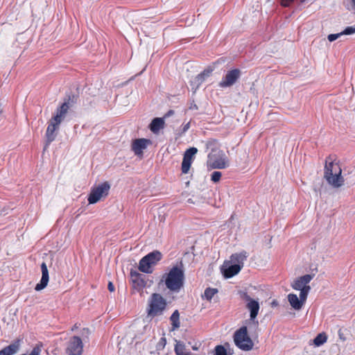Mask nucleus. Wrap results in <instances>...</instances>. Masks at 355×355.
<instances>
[{"label":"nucleus","mask_w":355,"mask_h":355,"mask_svg":"<svg viewBox=\"0 0 355 355\" xmlns=\"http://www.w3.org/2000/svg\"><path fill=\"white\" fill-rule=\"evenodd\" d=\"M70 97L65 101L56 111L55 115L51 118L46 131V147L53 141L56 137L55 131L58 130L59 125L65 117L68 110L70 107Z\"/></svg>","instance_id":"nucleus-1"},{"label":"nucleus","mask_w":355,"mask_h":355,"mask_svg":"<svg viewBox=\"0 0 355 355\" xmlns=\"http://www.w3.org/2000/svg\"><path fill=\"white\" fill-rule=\"evenodd\" d=\"M165 284L171 291L178 292L184 285V270L182 261L173 266L168 273L163 275Z\"/></svg>","instance_id":"nucleus-2"},{"label":"nucleus","mask_w":355,"mask_h":355,"mask_svg":"<svg viewBox=\"0 0 355 355\" xmlns=\"http://www.w3.org/2000/svg\"><path fill=\"white\" fill-rule=\"evenodd\" d=\"M342 169L338 163L334 162L329 157L326 159L324 178L329 184L334 188H339L344 184Z\"/></svg>","instance_id":"nucleus-3"},{"label":"nucleus","mask_w":355,"mask_h":355,"mask_svg":"<svg viewBox=\"0 0 355 355\" xmlns=\"http://www.w3.org/2000/svg\"><path fill=\"white\" fill-rule=\"evenodd\" d=\"M166 306V300L159 293H153L149 300L148 315L152 317L162 315Z\"/></svg>","instance_id":"nucleus-4"},{"label":"nucleus","mask_w":355,"mask_h":355,"mask_svg":"<svg viewBox=\"0 0 355 355\" xmlns=\"http://www.w3.org/2000/svg\"><path fill=\"white\" fill-rule=\"evenodd\" d=\"M110 189V185L107 182H105L98 186L92 188L87 200L89 204H95L102 198H105Z\"/></svg>","instance_id":"nucleus-5"},{"label":"nucleus","mask_w":355,"mask_h":355,"mask_svg":"<svg viewBox=\"0 0 355 355\" xmlns=\"http://www.w3.org/2000/svg\"><path fill=\"white\" fill-rule=\"evenodd\" d=\"M241 75V72L239 69H234L228 71L226 75L223 78L222 80L219 83V87L225 88L232 86L239 80Z\"/></svg>","instance_id":"nucleus-6"},{"label":"nucleus","mask_w":355,"mask_h":355,"mask_svg":"<svg viewBox=\"0 0 355 355\" xmlns=\"http://www.w3.org/2000/svg\"><path fill=\"white\" fill-rule=\"evenodd\" d=\"M235 345L243 351H249L254 346L253 341L249 337V334H234Z\"/></svg>","instance_id":"nucleus-7"},{"label":"nucleus","mask_w":355,"mask_h":355,"mask_svg":"<svg viewBox=\"0 0 355 355\" xmlns=\"http://www.w3.org/2000/svg\"><path fill=\"white\" fill-rule=\"evenodd\" d=\"M197 152L198 149L195 147L189 148L184 152L181 167L182 173L186 174L189 172L193 159V156Z\"/></svg>","instance_id":"nucleus-8"},{"label":"nucleus","mask_w":355,"mask_h":355,"mask_svg":"<svg viewBox=\"0 0 355 355\" xmlns=\"http://www.w3.org/2000/svg\"><path fill=\"white\" fill-rule=\"evenodd\" d=\"M207 164L211 168L222 169L227 166V162L224 155L216 157L213 153H209Z\"/></svg>","instance_id":"nucleus-9"},{"label":"nucleus","mask_w":355,"mask_h":355,"mask_svg":"<svg viewBox=\"0 0 355 355\" xmlns=\"http://www.w3.org/2000/svg\"><path fill=\"white\" fill-rule=\"evenodd\" d=\"M83 342L78 336H73L69 343L67 353L69 355H80L83 352Z\"/></svg>","instance_id":"nucleus-10"},{"label":"nucleus","mask_w":355,"mask_h":355,"mask_svg":"<svg viewBox=\"0 0 355 355\" xmlns=\"http://www.w3.org/2000/svg\"><path fill=\"white\" fill-rule=\"evenodd\" d=\"M243 298L248 302L246 307L250 312V320L254 322L259 313V304L257 301L252 299L246 293H243Z\"/></svg>","instance_id":"nucleus-11"},{"label":"nucleus","mask_w":355,"mask_h":355,"mask_svg":"<svg viewBox=\"0 0 355 355\" xmlns=\"http://www.w3.org/2000/svg\"><path fill=\"white\" fill-rule=\"evenodd\" d=\"M132 286L137 291H141L146 285V276L137 271H130Z\"/></svg>","instance_id":"nucleus-12"},{"label":"nucleus","mask_w":355,"mask_h":355,"mask_svg":"<svg viewBox=\"0 0 355 355\" xmlns=\"http://www.w3.org/2000/svg\"><path fill=\"white\" fill-rule=\"evenodd\" d=\"M213 71V69L208 67L205 69L200 73L197 75L193 80L191 81V86L192 87V89L195 91L197 90L199 87L202 84V83L206 80L207 78L209 77L211 73Z\"/></svg>","instance_id":"nucleus-13"},{"label":"nucleus","mask_w":355,"mask_h":355,"mask_svg":"<svg viewBox=\"0 0 355 355\" xmlns=\"http://www.w3.org/2000/svg\"><path fill=\"white\" fill-rule=\"evenodd\" d=\"M151 144L150 139H136L133 140L132 144V150L136 155L143 154V150L147 148L148 144Z\"/></svg>","instance_id":"nucleus-14"},{"label":"nucleus","mask_w":355,"mask_h":355,"mask_svg":"<svg viewBox=\"0 0 355 355\" xmlns=\"http://www.w3.org/2000/svg\"><path fill=\"white\" fill-rule=\"evenodd\" d=\"M41 270L42 278L40 283H38L35 288V290L37 291L44 289L47 286L49 279V270L45 262L42 263Z\"/></svg>","instance_id":"nucleus-15"},{"label":"nucleus","mask_w":355,"mask_h":355,"mask_svg":"<svg viewBox=\"0 0 355 355\" xmlns=\"http://www.w3.org/2000/svg\"><path fill=\"white\" fill-rule=\"evenodd\" d=\"M313 278V275H303L295 279L291 286L293 289L300 291L305 287L309 286L308 284L311 281Z\"/></svg>","instance_id":"nucleus-16"},{"label":"nucleus","mask_w":355,"mask_h":355,"mask_svg":"<svg viewBox=\"0 0 355 355\" xmlns=\"http://www.w3.org/2000/svg\"><path fill=\"white\" fill-rule=\"evenodd\" d=\"M248 257V253L243 250L239 253L233 254L230 257L231 262L234 264L241 266L242 268L243 267L244 261L246 260Z\"/></svg>","instance_id":"nucleus-17"},{"label":"nucleus","mask_w":355,"mask_h":355,"mask_svg":"<svg viewBox=\"0 0 355 355\" xmlns=\"http://www.w3.org/2000/svg\"><path fill=\"white\" fill-rule=\"evenodd\" d=\"M241 270V266L232 263L223 270V275L225 278H231L238 274Z\"/></svg>","instance_id":"nucleus-18"},{"label":"nucleus","mask_w":355,"mask_h":355,"mask_svg":"<svg viewBox=\"0 0 355 355\" xmlns=\"http://www.w3.org/2000/svg\"><path fill=\"white\" fill-rule=\"evenodd\" d=\"M153 266L149 262L148 259L146 255L144 257L139 261V270L144 273H152L153 272Z\"/></svg>","instance_id":"nucleus-19"},{"label":"nucleus","mask_w":355,"mask_h":355,"mask_svg":"<svg viewBox=\"0 0 355 355\" xmlns=\"http://www.w3.org/2000/svg\"><path fill=\"white\" fill-rule=\"evenodd\" d=\"M355 33V26H348L343 31L336 34H329L327 37L329 42H334L341 35H352Z\"/></svg>","instance_id":"nucleus-20"},{"label":"nucleus","mask_w":355,"mask_h":355,"mask_svg":"<svg viewBox=\"0 0 355 355\" xmlns=\"http://www.w3.org/2000/svg\"><path fill=\"white\" fill-rule=\"evenodd\" d=\"M19 348V342L13 343L0 350V355H13L17 352Z\"/></svg>","instance_id":"nucleus-21"},{"label":"nucleus","mask_w":355,"mask_h":355,"mask_svg":"<svg viewBox=\"0 0 355 355\" xmlns=\"http://www.w3.org/2000/svg\"><path fill=\"white\" fill-rule=\"evenodd\" d=\"M164 121L162 118H155L150 124V130L153 133H157L164 128Z\"/></svg>","instance_id":"nucleus-22"},{"label":"nucleus","mask_w":355,"mask_h":355,"mask_svg":"<svg viewBox=\"0 0 355 355\" xmlns=\"http://www.w3.org/2000/svg\"><path fill=\"white\" fill-rule=\"evenodd\" d=\"M288 300L291 306L295 310H300L303 305L302 302L298 298L297 295L291 293L288 295Z\"/></svg>","instance_id":"nucleus-23"},{"label":"nucleus","mask_w":355,"mask_h":355,"mask_svg":"<svg viewBox=\"0 0 355 355\" xmlns=\"http://www.w3.org/2000/svg\"><path fill=\"white\" fill-rule=\"evenodd\" d=\"M146 257L151 265L154 266L162 259V254L160 252L155 250L148 254Z\"/></svg>","instance_id":"nucleus-24"},{"label":"nucleus","mask_w":355,"mask_h":355,"mask_svg":"<svg viewBox=\"0 0 355 355\" xmlns=\"http://www.w3.org/2000/svg\"><path fill=\"white\" fill-rule=\"evenodd\" d=\"M179 312L178 310H175L173 314L171 316V321L172 324V329L171 331H175L176 328L179 327L180 322H179Z\"/></svg>","instance_id":"nucleus-25"},{"label":"nucleus","mask_w":355,"mask_h":355,"mask_svg":"<svg viewBox=\"0 0 355 355\" xmlns=\"http://www.w3.org/2000/svg\"><path fill=\"white\" fill-rule=\"evenodd\" d=\"M327 340V336L326 334H318V336L311 340V342L315 347H320L324 344Z\"/></svg>","instance_id":"nucleus-26"},{"label":"nucleus","mask_w":355,"mask_h":355,"mask_svg":"<svg viewBox=\"0 0 355 355\" xmlns=\"http://www.w3.org/2000/svg\"><path fill=\"white\" fill-rule=\"evenodd\" d=\"M218 293L217 288H207L204 292V295L202 296V298L206 299L208 301H211L212 297Z\"/></svg>","instance_id":"nucleus-27"},{"label":"nucleus","mask_w":355,"mask_h":355,"mask_svg":"<svg viewBox=\"0 0 355 355\" xmlns=\"http://www.w3.org/2000/svg\"><path fill=\"white\" fill-rule=\"evenodd\" d=\"M310 290H311L310 286H307V287H305V288L300 290V300L302 302L303 304L306 301V300L307 298V295H308Z\"/></svg>","instance_id":"nucleus-28"},{"label":"nucleus","mask_w":355,"mask_h":355,"mask_svg":"<svg viewBox=\"0 0 355 355\" xmlns=\"http://www.w3.org/2000/svg\"><path fill=\"white\" fill-rule=\"evenodd\" d=\"M215 355H232V354H228L223 345H217L215 347Z\"/></svg>","instance_id":"nucleus-29"},{"label":"nucleus","mask_w":355,"mask_h":355,"mask_svg":"<svg viewBox=\"0 0 355 355\" xmlns=\"http://www.w3.org/2000/svg\"><path fill=\"white\" fill-rule=\"evenodd\" d=\"M222 173L220 171H214L211 175V180L214 182H218L220 181Z\"/></svg>","instance_id":"nucleus-30"},{"label":"nucleus","mask_w":355,"mask_h":355,"mask_svg":"<svg viewBox=\"0 0 355 355\" xmlns=\"http://www.w3.org/2000/svg\"><path fill=\"white\" fill-rule=\"evenodd\" d=\"M166 343V338H162L160 339L159 342L157 345V347H156L157 349V350L162 349L165 347Z\"/></svg>","instance_id":"nucleus-31"},{"label":"nucleus","mask_w":355,"mask_h":355,"mask_svg":"<svg viewBox=\"0 0 355 355\" xmlns=\"http://www.w3.org/2000/svg\"><path fill=\"white\" fill-rule=\"evenodd\" d=\"M175 352L177 355L183 354L184 352V346L181 344H177L175 347Z\"/></svg>","instance_id":"nucleus-32"},{"label":"nucleus","mask_w":355,"mask_h":355,"mask_svg":"<svg viewBox=\"0 0 355 355\" xmlns=\"http://www.w3.org/2000/svg\"><path fill=\"white\" fill-rule=\"evenodd\" d=\"M295 0H281V5L284 7H288Z\"/></svg>","instance_id":"nucleus-33"},{"label":"nucleus","mask_w":355,"mask_h":355,"mask_svg":"<svg viewBox=\"0 0 355 355\" xmlns=\"http://www.w3.org/2000/svg\"><path fill=\"white\" fill-rule=\"evenodd\" d=\"M234 333H248V327L246 326H243L239 329L236 330Z\"/></svg>","instance_id":"nucleus-34"},{"label":"nucleus","mask_w":355,"mask_h":355,"mask_svg":"<svg viewBox=\"0 0 355 355\" xmlns=\"http://www.w3.org/2000/svg\"><path fill=\"white\" fill-rule=\"evenodd\" d=\"M190 128V122L187 123L186 124L183 125L182 129V133H185Z\"/></svg>","instance_id":"nucleus-35"},{"label":"nucleus","mask_w":355,"mask_h":355,"mask_svg":"<svg viewBox=\"0 0 355 355\" xmlns=\"http://www.w3.org/2000/svg\"><path fill=\"white\" fill-rule=\"evenodd\" d=\"M107 288L110 292H113L114 291V286L111 282H109Z\"/></svg>","instance_id":"nucleus-36"},{"label":"nucleus","mask_w":355,"mask_h":355,"mask_svg":"<svg viewBox=\"0 0 355 355\" xmlns=\"http://www.w3.org/2000/svg\"><path fill=\"white\" fill-rule=\"evenodd\" d=\"M80 324H75L74 326L72 327L71 331H76L78 330L80 328Z\"/></svg>","instance_id":"nucleus-37"},{"label":"nucleus","mask_w":355,"mask_h":355,"mask_svg":"<svg viewBox=\"0 0 355 355\" xmlns=\"http://www.w3.org/2000/svg\"><path fill=\"white\" fill-rule=\"evenodd\" d=\"M174 114V111L171 110H169L166 114V116H171V115H173Z\"/></svg>","instance_id":"nucleus-38"},{"label":"nucleus","mask_w":355,"mask_h":355,"mask_svg":"<svg viewBox=\"0 0 355 355\" xmlns=\"http://www.w3.org/2000/svg\"><path fill=\"white\" fill-rule=\"evenodd\" d=\"M272 306H277V302L274 300L272 302Z\"/></svg>","instance_id":"nucleus-39"},{"label":"nucleus","mask_w":355,"mask_h":355,"mask_svg":"<svg viewBox=\"0 0 355 355\" xmlns=\"http://www.w3.org/2000/svg\"><path fill=\"white\" fill-rule=\"evenodd\" d=\"M179 355H191L190 352H184L183 354H179Z\"/></svg>","instance_id":"nucleus-40"},{"label":"nucleus","mask_w":355,"mask_h":355,"mask_svg":"<svg viewBox=\"0 0 355 355\" xmlns=\"http://www.w3.org/2000/svg\"><path fill=\"white\" fill-rule=\"evenodd\" d=\"M351 1H352V3L355 7V0H351Z\"/></svg>","instance_id":"nucleus-41"},{"label":"nucleus","mask_w":355,"mask_h":355,"mask_svg":"<svg viewBox=\"0 0 355 355\" xmlns=\"http://www.w3.org/2000/svg\"><path fill=\"white\" fill-rule=\"evenodd\" d=\"M342 336H343V334H340V339L345 340V338H343Z\"/></svg>","instance_id":"nucleus-42"},{"label":"nucleus","mask_w":355,"mask_h":355,"mask_svg":"<svg viewBox=\"0 0 355 355\" xmlns=\"http://www.w3.org/2000/svg\"><path fill=\"white\" fill-rule=\"evenodd\" d=\"M340 331H341V329H339L338 333H340Z\"/></svg>","instance_id":"nucleus-43"},{"label":"nucleus","mask_w":355,"mask_h":355,"mask_svg":"<svg viewBox=\"0 0 355 355\" xmlns=\"http://www.w3.org/2000/svg\"><path fill=\"white\" fill-rule=\"evenodd\" d=\"M305 0H301L302 2H304Z\"/></svg>","instance_id":"nucleus-44"}]
</instances>
